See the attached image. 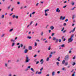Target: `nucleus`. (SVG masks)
Returning a JSON list of instances; mask_svg holds the SVG:
<instances>
[{
	"label": "nucleus",
	"mask_w": 76,
	"mask_h": 76,
	"mask_svg": "<svg viewBox=\"0 0 76 76\" xmlns=\"http://www.w3.org/2000/svg\"><path fill=\"white\" fill-rule=\"evenodd\" d=\"M64 59L65 60H66V61H67V60H69L70 59V58H69V56L68 55H66L65 56Z\"/></svg>",
	"instance_id": "1"
},
{
	"label": "nucleus",
	"mask_w": 76,
	"mask_h": 76,
	"mask_svg": "<svg viewBox=\"0 0 76 76\" xmlns=\"http://www.w3.org/2000/svg\"><path fill=\"white\" fill-rule=\"evenodd\" d=\"M30 59L28 57V56H26V59L25 61V63H28Z\"/></svg>",
	"instance_id": "2"
},
{
	"label": "nucleus",
	"mask_w": 76,
	"mask_h": 76,
	"mask_svg": "<svg viewBox=\"0 0 76 76\" xmlns=\"http://www.w3.org/2000/svg\"><path fill=\"white\" fill-rule=\"evenodd\" d=\"M53 41H56L55 42L56 43H57L58 42V39H56V38L55 37H53Z\"/></svg>",
	"instance_id": "3"
},
{
	"label": "nucleus",
	"mask_w": 76,
	"mask_h": 76,
	"mask_svg": "<svg viewBox=\"0 0 76 76\" xmlns=\"http://www.w3.org/2000/svg\"><path fill=\"white\" fill-rule=\"evenodd\" d=\"M73 39H72V38H69L68 39V43H69V42H71L73 41Z\"/></svg>",
	"instance_id": "4"
},
{
	"label": "nucleus",
	"mask_w": 76,
	"mask_h": 76,
	"mask_svg": "<svg viewBox=\"0 0 76 76\" xmlns=\"http://www.w3.org/2000/svg\"><path fill=\"white\" fill-rule=\"evenodd\" d=\"M56 12H58V13H60V10H59V8H57L56 10Z\"/></svg>",
	"instance_id": "5"
},
{
	"label": "nucleus",
	"mask_w": 76,
	"mask_h": 76,
	"mask_svg": "<svg viewBox=\"0 0 76 76\" xmlns=\"http://www.w3.org/2000/svg\"><path fill=\"white\" fill-rule=\"evenodd\" d=\"M40 62H41V64H42L44 63V61H43V59H41V60L40 61Z\"/></svg>",
	"instance_id": "6"
},
{
	"label": "nucleus",
	"mask_w": 76,
	"mask_h": 76,
	"mask_svg": "<svg viewBox=\"0 0 76 76\" xmlns=\"http://www.w3.org/2000/svg\"><path fill=\"white\" fill-rule=\"evenodd\" d=\"M28 48L29 50H31L32 49V47L31 46H30Z\"/></svg>",
	"instance_id": "7"
},
{
	"label": "nucleus",
	"mask_w": 76,
	"mask_h": 76,
	"mask_svg": "<svg viewBox=\"0 0 76 76\" xmlns=\"http://www.w3.org/2000/svg\"><path fill=\"white\" fill-rule=\"evenodd\" d=\"M28 51V49H25L24 50V53H27Z\"/></svg>",
	"instance_id": "8"
},
{
	"label": "nucleus",
	"mask_w": 76,
	"mask_h": 76,
	"mask_svg": "<svg viewBox=\"0 0 76 76\" xmlns=\"http://www.w3.org/2000/svg\"><path fill=\"white\" fill-rule=\"evenodd\" d=\"M50 28L51 29V30H53L54 29V27L53 26H52L50 27Z\"/></svg>",
	"instance_id": "9"
},
{
	"label": "nucleus",
	"mask_w": 76,
	"mask_h": 76,
	"mask_svg": "<svg viewBox=\"0 0 76 76\" xmlns=\"http://www.w3.org/2000/svg\"><path fill=\"white\" fill-rule=\"evenodd\" d=\"M49 11V9H47L45 10V13H47V12Z\"/></svg>",
	"instance_id": "10"
},
{
	"label": "nucleus",
	"mask_w": 76,
	"mask_h": 76,
	"mask_svg": "<svg viewBox=\"0 0 76 76\" xmlns=\"http://www.w3.org/2000/svg\"><path fill=\"white\" fill-rule=\"evenodd\" d=\"M30 70H31V71H32V72H34V73L35 72V71L33 68H31Z\"/></svg>",
	"instance_id": "11"
},
{
	"label": "nucleus",
	"mask_w": 76,
	"mask_h": 76,
	"mask_svg": "<svg viewBox=\"0 0 76 76\" xmlns=\"http://www.w3.org/2000/svg\"><path fill=\"white\" fill-rule=\"evenodd\" d=\"M27 38L28 39H31L32 37L28 36H27Z\"/></svg>",
	"instance_id": "12"
},
{
	"label": "nucleus",
	"mask_w": 76,
	"mask_h": 76,
	"mask_svg": "<svg viewBox=\"0 0 76 76\" xmlns=\"http://www.w3.org/2000/svg\"><path fill=\"white\" fill-rule=\"evenodd\" d=\"M5 67H8V64L7 63H5Z\"/></svg>",
	"instance_id": "13"
},
{
	"label": "nucleus",
	"mask_w": 76,
	"mask_h": 76,
	"mask_svg": "<svg viewBox=\"0 0 76 76\" xmlns=\"http://www.w3.org/2000/svg\"><path fill=\"white\" fill-rule=\"evenodd\" d=\"M4 15H2L1 16V19H4Z\"/></svg>",
	"instance_id": "14"
},
{
	"label": "nucleus",
	"mask_w": 76,
	"mask_h": 76,
	"mask_svg": "<svg viewBox=\"0 0 76 76\" xmlns=\"http://www.w3.org/2000/svg\"><path fill=\"white\" fill-rule=\"evenodd\" d=\"M76 18V15H73L72 17L73 19H74V18Z\"/></svg>",
	"instance_id": "15"
},
{
	"label": "nucleus",
	"mask_w": 76,
	"mask_h": 76,
	"mask_svg": "<svg viewBox=\"0 0 76 76\" xmlns=\"http://www.w3.org/2000/svg\"><path fill=\"white\" fill-rule=\"evenodd\" d=\"M64 65L65 66H67V65H68V62H66L65 63Z\"/></svg>",
	"instance_id": "16"
},
{
	"label": "nucleus",
	"mask_w": 76,
	"mask_h": 76,
	"mask_svg": "<svg viewBox=\"0 0 76 76\" xmlns=\"http://www.w3.org/2000/svg\"><path fill=\"white\" fill-rule=\"evenodd\" d=\"M36 46H37V43L35 42H34V46L36 47Z\"/></svg>",
	"instance_id": "17"
},
{
	"label": "nucleus",
	"mask_w": 76,
	"mask_h": 76,
	"mask_svg": "<svg viewBox=\"0 0 76 76\" xmlns=\"http://www.w3.org/2000/svg\"><path fill=\"white\" fill-rule=\"evenodd\" d=\"M15 44V43L14 42L12 43V47H13V46H14Z\"/></svg>",
	"instance_id": "18"
},
{
	"label": "nucleus",
	"mask_w": 76,
	"mask_h": 76,
	"mask_svg": "<svg viewBox=\"0 0 76 76\" xmlns=\"http://www.w3.org/2000/svg\"><path fill=\"white\" fill-rule=\"evenodd\" d=\"M73 37H74V34H72L70 37V38H72H72H73Z\"/></svg>",
	"instance_id": "19"
},
{
	"label": "nucleus",
	"mask_w": 76,
	"mask_h": 76,
	"mask_svg": "<svg viewBox=\"0 0 76 76\" xmlns=\"http://www.w3.org/2000/svg\"><path fill=\"white\" fill-rule=\"evenodd\" d=\"M65 63V60H63L62 62V64H64Z\"/></svg>",
	"instance_id": "20"
},
{
	"label": "nucleus",
	"mask_w": 76,
	"mask_h": 76,
	"mask_svg": "<svg viewBox=\"0 0 76 76\" xmlns=\"http://www.w3.org/2000/svg\"><path fill=\"white\" fill-rule=\"evenodd\" d=\"M45 15L46 16H48V13L47 12H45Z\"/></svg>",
	"instance_id": "21"
},
{
	"label": "nucleus",
	"mask_w": 76,
	"mask_h": 76,
	"mask_svg": "<svg viewBox=\"0 0 76 76\" xmlns=\"http://www.w3.org/2000/svg\"><path fill=\"white\" fill-rule=\"evenodd\" d=\"M15 16H16V15H12V17L13 18L15 19Z\"/></svg>",
	"instance_id": "22"
},
{
	"label": "nucleus",
	"mask_w": 76,
	"mask_h": 76,
	"mask_svg": "<svg viewBox=\"0 0 76 76\" xmlns=\"http://www.w3.org/2000/svg\"><path fill=\"white\" fill-rule=\"evenodd\" d=\"M13 28H11L10 29V30L9 31V32H12V31H13Z\"/></svg>",
	"instance_id": "23"
},
{
	"label": "nucleus",
	"mask_w": 76,
	"mask_h": 76,
	"mask_svg": "<svg viewBox=\"0 0 76 76\" xmlns=\"http://www.w3.org/2000/svg\"><path fill=\"white\" fill-rule=\"evenodd\" d=\"M10 41L11 42H14L15 41V40H14L13 39H11Z\"/></svg>",
	"instance_id": "24"
},
{
	"label": "nucleus",
	"mask_w": 76,
	"mask_h": 76,
	"mask_svg": "<svg viewBox=\"0 0 76 76\" xmlns=\"http://www.w3.org/2000/svg\"><path fill=\"white\" fill-rule=\"evenodd\" d=\"M9 25L10 26L12 25V22H9Z\"/></svg>",
	"instance_id": "25"
},
{
	"label": "nucleus",
	"mask_w": 76,
	"mask_h": 76,
	"mask_svg": "<svg viewBox=\"0 0 76 76\" xmlns=\"http://www.w3.org/2000/svg\"><path fill=\"white\" fill-rule=\"evenodd\" d=\"M55 75V72H52V76H54Z\"/></svg>",
	"instance_id": "26"
},
{
	"label": "nucleus",
	"mask_w": 76,
	"mask_h": 76,
	"mask_svg": "<svg viewBox=\"0 0 76 76\" xmlns=\"http://www.w3.org/2000/svg\"><path fill=\"white\" fill-rule=\"evenodd\" d=\"M59 64H60V63H59L58 62H56V64H57V66H59Z\"/></svg>",
	"instance_id": "27"
},
{
	"label": "nucleus",
	"mask_w": 76,
	"mask_h": 76,
	"mask_svg": "<svg viewBox=\"0 0 76 76\" xmlns=\"http://www.w3.org/2000/svg\"><path fill=\"white\" fill-rule=\"evenodd\" d=\"M50 59V58L49 57H48L46 59V61H49V60Z\"/></svg>",
	"instance_id": "28"
},
{
	"label": "nucleus",
	"mask_w": 76,
	"mask_h": 76,
	"mask_svg": "<svg viewBox=\"0 0 76 76\" xmlns=\"http://www.w3.org/2000/svg\"><path fill=\"white\" fill-rule=\"evenodd\" d=\"M33 22H34V21H31L30 22L29 24L30 25H32V23H33Z\"/></svg>",
	"instance_id": "29"
},
{
	"label": "nucleus",
	"mask_w": 76,
	"mask_h": 76,
	"mask_svg": "<svg viewBox=\"0 0 76 76\" xmlns=\"http://www.w3.org/2000/svg\"><path fill=\"white\" fill-rule=\"evenodd\" d=\"M62 70H66V68L64 67H63L62 69Z\"/></svg>",
	"instance_id": "30"
},
{
	"label": "nucleus",
	"mask_w": 76,
	"mask_h": 76,
	"mask_svg": "<svg viewBox=\"0 0 76 76\" xmlns=\"http://www.w3.org/2000/svg\"><path fill=\"white\" fill-rule=\"evenodd\" d=\"M63 16H61L60 18V20H62V19H63Z\"/></svg>",
	"instance_id": "31"
},
{
	"label": "nucleus",
	"mask_w": 76,
	"mask_h": 76,
	"mask_svg": "<svg viewBox=\"0 0 76 76\" xmlns=\"http://www.w3.org/2000/svg\"><path fill=\"white\" fill-rule=\"evenodd\" d=\"M13 9H14V8L12 7V8L11 9V12H13Z\"/></svg>",
	"instance_id": "32"
},
{
	"label": "nucleus",
	"mask_w": 76,
	"mask_h": 76,
	"mask_svg": "<svg viewBox=\"0 0 76 76\" xmlns=\"http://www.w3.org/2000/svg\"><path fill=\"white\" fill-rule=\"evenodd\" d=\"M15 18L16 19H18V18H19V17L18 15L15 16Z\"/></svg>",
	"instance_id": "33"
},
{
	"label": "nucleus",
	"mask_w": 76,
	"mask_h": 76,
	"mask_svg": "<svg viewBox=\"0 0 76 76\" xmlns=\"http://www.w3.org/2000/svg\"><path fill=\"white\" fill-rule=\"evenodd\" d=\"M43 34H44V32H43V31L41 33V35L42 36H43Z\"/></svg>",
	"instance_id": "34"
},
{
	"label": "nucleus",
	"mask_w": 76,
	"mask_h": 76,
	"mask_svg": "<svg viewBox=\"0 0 76 76\" xmlns=\"http://www.w3.org/2000/svg\"><path fill=\"white\" fill-rule=\"evenodd\" d=\"M60 57H59L57 59V60H58V61H60Z\"/></svg>",
	"instance_id": "35"
},
{
	"label": "nucleus",
	"mask_w": 76,
	"mask_h": 76,
	"mask_svg": "<svg viewBox=\"0 0 76 76\" xmlns=\"http://www.w3.org/2000/svg\"><path fill=\"white\" fill-rule=\"evenodd\" d=\"M8 76H12V74L11 73H9L8 75Z\"/></svg>",
	"instance_id": "36"
},
{
	"label": "nucleus",
	"mask_w": 76,
	"mask_h": 76,
	"mask_svg": "<svg viewBox=\"0 0 76 76\" xmlns=\"http://www.w3.org/2000/svg\"><path fill=\"white\" fill-rule=\"evenodd\" d=\"M75 29H76V28H74L73 29V30L72 31V32H73L75 31Z\"/></svg>",
	"instance_id": "37"
},
{
	"label": "nucleus",
	"mask_w": 76,
	"mask_h": 76,
	"mask_svg": "<svg viewBox=\"0 0 76 76\" xmlns=\"http://www.w3.org/2000/svg\"><path fill=\"white\" fill-rule=\"evenodd\" d=\"M75 58H76V56H75L72 58L73 60H75Z\"/></svg>",
	"instance_id": "38"
},
{
	"label": "nucleus",
	"mask_w": 76,
	"mask_h": 76,
	"mask_svg": "<svg viewBox=\"0 0 76 76\" xmlns=\"http://www.w3.org/2000/svg\"><path fill=\"white\" fill-rule=\"evenodd\" d=\"M51 57H52V55L50 54L48 57H49V58H51Z\"/></svg>",
	"instance_id": "39"
},
{
	"label": "nucleus",
	"mask_w": 76,
	"mask_h": 76,
	"mask_svg": "<svg viewBox=\"0 0 76 76\" xmlns=\"http://www.w3.org/2000/svg\"><path fill=\"white\" fill-rule=\"evenodd\" d=\"M27 68L28 69H29L31 68V66H27Z\"/></svg>",
	"instance_id": "40"
},
{
	"label": "nucleus",
	"mask_w": 76,
	"mask_h": 76,
	"mask_svg": "<svg viewBox=\"0 0 76 76\" xmlns=\"http://www.w3.org/2000/svg\"><path fill=\"white\" fill-rule=\"evenodd\" d=\"M54 34H55V33H53L52 34L51 36L52 37H53L54 35Z\"/></svg>",
	"instance_id": "41"
},
{
	"label": "nucleus",
	"mask_w": 76,
	"mask_h": 76,
	"mask_svg": "<svg viewBox=\"0 0 76 76\" xmlns=\"http://www.w3.org/2000/svg\"><path fill=\"white\" fill-rule=\"evenodd\" d=\"M32 13H31L30 14V18H31V17H32Z\"/></svg>",
	"instance_id": "42"
},
{
	"label": "nucleus",
	"mask_w": 76,
	"mask_h": 76,
	"mask_svg": "<svg viewBox=\"0 0 76 76\" xmlns=\"http://www.w3.org/2000/svg\"><path fill=\"white\" fill-rule=\"evenodd\" d=\"M20 47L22 48V47H23V44H20Z\"/></svg>",
	"instance_id": "43"
},
{
	"label": "nucleus",
	"mask_w": 76,
	"mask_h": 76,
	"mask_svg": "<svg viewBox=\"0 0 76 76\" xmlns=\"http://www.w3.org/2000/svg\"><path fill=\"white\" fill-rule=\"evenodd\" d=\"M41 73H42V72H39L38 73V75H39V74H41Z\"/></svg>",
	"instance_id": "44"
},
{
	"label": "nucleus",
	"mask_w": 76,
	"mask_h": 76,
	"mask_svg": "<svg viewBox=\"0 0 76 76\" xmlns=\"http://www.w3.org/2000/svg\"><path fill=\"white\" fill-rule=\"evenodd\" d=\"M75 8H76L75 7H74V8H72V9H71L70 10H74Z\"/></svg>",
	"instance_id": "45"
},
{
	"label": "nucleus",
	"mask_w": 76,
	"mask_h": 76,
	"mask_svg": "<svg viewBox=\"0 0 76 76\" xmlns=\"http://www.w3.org/2000/svg\"><path fill=\"white\" fill-rule=\"evenodd\" d=\"M76 64V63L75 62H73L72 64V66H75Z\"/></svg>",
	"instance_id": "46"
},
{
	"label": "nucleus",
	"mask_w": 76,
	"mask_h": 76,
	"mask_svg": "<svg viewBox=\"0 0 76 76\" xmlns=\"http://www.w3.org/2000/svg\"><path fill=\"white\" fill-rule=\"evenodd\" d=\"M35 12H32V15H34L35 14Z\"/></svg>",
	"instance_id": "47"
},
{
	"label": "nucleus",
	"mask_w": 76,
	"mask_h": 76,
	"mask_svg": "<svg viewBox=\"0 0 76 76\" xmlns=\"http://www.w3.org/2000/svg\"><path fill=\"white\" fill-rule=\"evenodd\" d=\"M65 18H66V17L65 16L62 19V20H64V19H65Z\"/></svg>",
	"instance_id": "48"
},
{
	"label": "nucleus",
	"mask_w": 76,
	"mask_h": 76,
	"mask_svg": "<svg viewBox=\"0 0 76 76\" xmlns=\"http://www.w3.org/2000/svg\"><path fill=\"white\" fill-rule=\"evenodd\" d=\"M41 3V4H43V3H44V1H41L40 2Z\"/></svg>",
	"instance_id": "49"
},
{
	"label": "nucleus",
	"mask_w": 76,
	"mask_h": 76,
	"mask_svg": "<svg viewBox=\"0 0 76 76\" xmlns=\"http://www.w3.org/2000/svg\"><path fill=\"white\" fill-rule=\"evenodd\" d=\"M36 41H37V42H39L40 41H39V40L38 39H37L36 40Z\"/></svg>",
	"instance_id": "50"
},
{
	"label": "nucleus",
	"mask_w": 76,
	"mask_h": 76,
	"mask_svg": "<svg viewBox=\"0 0 76 76\" xmlns=\"http://www.w3.org/2000/svg\"><path fill=\"white\" fill-rule=\"evenodd\" d=\"M61 47H64V45L63 44L62 45H61Z\"/></svg>",
	"instance_id": "51"
},
{
	"label": "nucleus",
	"mask_w": 76,
	"mask_h": 76,
	"mask_svg": "<svg viewBox=\"0 0 76 76\" xmlns=\"http://www.w3.org/2000/svg\"><path fill=\"white\" fill-rule=\"evenodd\" d=\"M39 63V61H37L36 63V64H38Z\"/></svg>",
	"instance_id": "52"
},
{
	"label": "nucleus",
	"mask_w": 76,
	"mask_h": 76,
	"mask_svg": "<svg viewBox=\"0 0 76 76\" xmlns=\"http://www.w3.org/2000/svg\"><path fill=\"white\" fill-rule=\"evenodd\" d=\"M64 28L63 27L62 29L61 30V31H64Z\"/></svg>",
	"instance_id": "53"
},
{
	"label": "nucleus",
	"mask_w": 76,
	"mask_h": 76,
	"mask_svg": "<svg viewBox=\"0 0 76 76\" xmlns=\"http://www.w3.org/2000/svg\"><path fill=\"white\" fill-rule=\"evenodd\" d=\"M48 50H51V47H49L48 48Z\"/></svg>",
	"instance_id": "54"
},
{
	"label": "nucleus",
	"mask_w": 76,
	"mask_h": 76,
	"mask_svg": "<svg viewBox=\"0 0 76 76\" xmlns=\"http://www.w3.org/2000/svg\"><path fill=\"white\" fill-rule=\"evenodd\" d=\"M57 73L58 74H60V71H58L57 72Z\"/></svg>",
	"instance_id": "55"
},
{
	"label": "nucleus",
	"mask_w": 76,
	"mask_h": 76,
	"mask_svg": "<svg viewBox=\"0 0 76 76\" xmlns=\"http://www.w3.org/2000/svg\"><path fill=\"white\" fill-rule=\"evenodd\" d=\"M4 34H2L1 35V37H4Z\"/></svg>",
	"instance_id": "56"
},
{
	"label": "nucleus",
	"mask_w": 76,
	"mask_h": 76,
	"mask_svg": "<svg viewBox=\"0 0 76 76\" xmlns=\"http://www.w3.org/2000/svg\"><path fill=\"white\" fill-rule=\"evenodd\" d=\"M45 43H48V41L47 40H46L45 41Z\"/></svg>",
	"instance_id": "57"
},
{
	"label": "nucleus",
	"mask_w": 76,
	"mask_h": 76,
	"mask_svg": "<svg viewBox=\"0 0 76 76\" xmlns=\"http://www.w3.org/2000/svg\"><path fill=\"white\" fill-rule=\"evenodd\" d=\"M59 42H61V39H59Z\"/></svg>",
	"instance_id": "58"
},
{
	"label": "nucleus",
	"mask_w": 76,
	"mask_h": 76,
	"mask_svg": "<svg viewBox=\"0 0 76 76\" xmlns=\"http://www.w3.org/2000/svg\"><path fill=\"white\" fill-rule=\"evenodd\" d=\"M10 9V6H9L8 7V9Z\"/></svg>",
	"instance_id": "59"
},
{
	"label": "nucleus",
	"mask_w": 76,
	"mask_h": 76,
	"mask_svg": "<svg viewBox=\"0 0 76 76\" xmlns=\"http://www.w3.org/2000/svg\"><path fill=\"white\" fill-rule=\"evenodd\" d=\"M72 53V50H69V54H70V53Z\"/></svg>",
	"instance_id": "60"
},
{
	"label": "nucleus",
	"mask_w": 76,
	"mask_h": 76,
	"mask_svg": "<svg viewBox=\"0 0 76 76\" xmlns=\"http://www.w3.org/2000/svg\"><path fill=\"white\" fill-rule=\"evenodd\" d=\"M8 69H9L10 70L11 69H12V67H9L8 68Z\"/></svg>",
	"instance_id": "61"
},
{
	"label": "nucleus",
	"mask_w": 76,
	"mask_h": 76,
	"mask_svg": "<svg viewBox=\"0 0 76 76\" xmlns=\"http://www.w3.org/2000/svg\"><path fill=\"white\" fill-rule=\"evenodd\" d=\"M37 54H35V55H34V57H37Z\"/></svg>",
	"instance_id": "62"
},
{
	"label": "nucleus",
	"mask_w": 76,
	"mask_h": 76,
	"mask_svg": "<svg viewBox=\"0 0 76 76\" xmlns=\"http://www.w3.org/2000/svg\"><path fill=\"white\" fill-rule=\"evenodd\" d=\"M17 3L18 4H20V2L18 1L17 2Z\"/></svg>",
	"instance_id": "63"
},
{
	"label": "nucleus",
	"mask_w": 76,
	"mask_h": 76,
	"mask_svg": "<svg viewBox=\"0 0 76 76\" xmlns=\"http://www.w3.org/2000/svg\"><path fill=\"white\" fill-rule=\"evenodd\" d=\"M46 76H50V74H48L46 75Z\"/></svg>",
	"instance_id": "64"
}]
</instances>
